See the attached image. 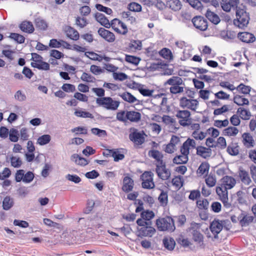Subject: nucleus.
<instances>
[{"instance_id":"53","label":"nucleus","mask_w":256,"mask_h":256,"mask_svg":"<svg viewBox=\"0 0 256 256\" xmlns=\"http://www.w3.org/2000/svg\"><path fill=\"white\" fill-rule=\"evenodd\" d=\"M128 8L130 11L140 12L142 10V6L137 2H132L128 4Z\"/></svg>"},{"instance_id":"5","label":"nucleus","mask_w":256,"mask_h":256,"mask_svg":"<svg viewBox=\"0 0 256 256\" xmlns=\"http://www.w3.org/2000/svg\"><path fill=\"white\" fill-rule=\"evenodd\" d=\"M226 222V220H220L216 219H214L210 222V228L214 235V239L218 238V234L221 232Z\"/></svg>"},{"instance_id":"9","label":"nucleus","mask_w":256,"mask_h":256,"mask_svg":"<svg viewBox=\"0 0 256 256\" xmlns=\"http://www.w3.org/2000/svg\"><path fill=\"white\" fill-rule=\"evenodd\" d=\"M98 32L104 40L109 42H114L115 40L114 34L103 28H100Z\"/></svg>"},{"instance_id":"27","label":"nucleus","mask_w":256,"mask_h":256,"mask_svg":"<svg viewBox=\"0 0 256 256\" xmlns=\"http://www.w3.org/2000/svg\"><path fill=\"white\" fill-rule=\"evenodd\" d=\"M233 101L234 103L239 106L249 104V101L248 98L238 94H236L234 96Z\"/></svg>"},{"instance_id":"14","label":"nucleus","mask_w":256,"mask_h":256,"mask_svg":"<svg viewBox=\"0 0 256 256\" xmlns=\"http://www.w3.org/2000/svg\"><path fill=\"white\" fill-rule=\"evenodd\" d=\"M66 36L74 40H77L79 39L80 34L78 32L73 28L70 26H66L64 30Z\"/></svg>"},{"instance_id":"63","label":"nucleus","mask_w":256,"mask_h":256,"mask_svg":"<svg viewBox=\"0 0 256 256\" xmlns=\"http://www.w3.org/2000/svg\"><path fill=\"white\" fill-rule=\"evenodd\" d=\"M34 174L32 172H28L26 174H24L23 182L25 183L30 182L34 178Z\"/></svg>"},{"instance_id":"36","label":"nucleus","mask_w":256,"mask_h":256,"mask_svg":"<svg viewBox=\"0 0 256 256\" xmlns=\"http://www.w3.org/2000/svg\"><path fill=\"white\" fill-rule=\"evenodd\" d=\"M159 54L162 58L168 60H172L173 58L172 52L167 48H163L159 52Z\"/></svg>"},{"instance_id":"29","label":"nucleus","mask_w":256,"mask_h":256,"mask_svg":"<svg viewBox=\"0 0 256 256\" xmlns=\"http://www.w3.org/2000/svg\"><path fill=\"white\" fill-rule=\"evenodd\" d=\"M254 220V216L247 214L246 212L244 215L242 217L240 221V225L242 226H248Z\"/></svg>"},{"instance_id":"3","label":"nucleus","mask_w":256,"mask_h":256,"mask_svg":"<svg viewBox=\"0 0 256 256\" xmlns=\"http://www.w3.org/2000/svg\"><path fill=\"white\" fill-rule=\"evenodd\" d=\"M156 224L160 231L174 232L176 228L174 220L170 216L158 219Z\"/></svg>"},{"instance_id":"28","label":"nucleus","mask_w":256,"mask_h":256,"mask_svg":"<svg viewBox=\"0 0 256 256\" xmlns=\"http://www.w3.org/2000/svg\"><path fill=\"white\" fill-rule=\"evenodd\" d=\"M167 4L174 11L179 10L182 6L180 0H168Z\"/></svg>"},{"instance_id":"24","label":"nucleus","mask_w":256,"mask_h":256,"mask_svg":"<svg viewBox=\"0 0 256 256\" xmlns=\"http://www.w3.org/2000/svg\"><path fill=\"white\" fill-rule=\"evenodd\" d=\"M205 16L210 21L214 24H218L220 21L218 15L212 12L210 9L207 10Z\"/></svg>"},{"instance_id":"10","label":"nucleus","mask_w":256,"mask_h":256,"mask_svg":"<svg viewBox=\"0 0 256 256\" xmlns=\"http://www.w3.org/2000/svg\"><path fill=\"white\" fill-rule=\"evenodd\" d=\"M238 38L242 42L246 43H252L256 40L254 36L248 32H240L238 34Z\"/></svg>"},{"instance_id":"11","label":"nucleus","mask_w":256,"mask_h":256,"mask_svg":"<svg viewBox=\"0 0 256 256\" xmlns=\"http://www.w3.org/2000/svg\"><path fill=\"white\" fill-rule=\"evenodd\" d=\"M134 186V180L130 176H125L123 179V185L122 186V190L128 193L131 192Z\"/></svg>"},{"instance_id":"54","label":"nucleus","mask_w":256,"mask_h":256,"mask_svg":"<svg viewBox=\"0 0 256 256\" xmlns=\"http://www.w3.org/2000/svg\"><path fill=\"white\" fill-rule=\"evenodd\" d=\"M95 202L92 200H88L86 202V207L84 210V212L86 214H90L92 210Z\"/></svg>"},{"instance_id":"25","label":"nucleus","mask_w":256,"mask_h":256,"mask_svg":"<svg viewBox=\"0 0 256 256\" xmlns=\"http://www.w3.org/2000/svg\"><path fill=\"white\" fill-rule=\"evenodd\" d=\"M14 205V198L10 196H6L2 201V208L5 210H10Z\"/></svg>"},{"instance_id":"35","label":"nucleus","mask_w":256,"mask_h":256,"mask_svg":"<svg viewBox=\"0 0 256 256\" xmlns=\"http://www.w3.org/2000/svg\"><path fill=\"white\" fill-rule=\"evenodd\" d=\"M191 233L192 236V240L198 244L203 243L204 236L199 230H194V232H191Z\"/></svg>"},{"instance_id":"8","label":"nucleus","mask_w":256,"mask_h":256,"mask_svg":"<svg viewBox=\"0 0 256 256\" xmlns=\"http://www.w3.org/2000/svg\"><path fill=\"white\" fill-rule=\"evenodd\" d=\"M176 116L178 118H180L179 120V124L183 126H186L190 125V123L188 121L190 119V112L188 110H179L177 112Z\"/></svg>"},{"instance_id":"46","label":"nucleus","mask_w":256,"mask_h":256,"mask_svg":"<svg viewBox=\"0 0 256 256\" xmlns=\"http://www.w3.org/2000/svg\"><path fill=\"white\" fill-rule=\"evenodd\" d=\"M125 60L128 63L137 66L139 64L140 58L136 56L126 54Z\"/></svg>"},{"instance_id":"40","label":"nucleus","mask_w":256,"mask_h":256,"mask_svg":"<svg viewBox=\"0 0 256 256\" xmlns=\"http://www.w3.org/2000/svg\"><path fill=\"white\" fill-rule=\"evenodd\" d=\"M188 160V156H186L183 154L177 156L173 159V162L174 164H186Z\"/></svg>"},{"instance_id":"20","label":"nucleus","mask_w":256,"mask_h":256,"mask_svg":"<svg viewBox=\"0 0 256 256\" xmlns=\"http://www.w3.org/2000/svg\"><path fill=\"white\" fill-rule=\"evenodd\" d=\"M167 84L171 86L174 85H185L182 78L178 76H173L168 79L164 84V86Z\"/></svg>"},{"instance_id":"32","label":"nucleus","mask_w":256,"mask_h":256,"mask_svg":"<svg viewBox=\"0 0 256 256\" xmlns=\"http://www.w3.org/2000/svg\"><path fill=\"white\" fill-rule=\"evenodd\" d=\"M118 96H120L124 101L130 103H134L138 100L128 92H124L122 94H119Z\"/></svg>"},{"instance_id":"38","label":"nucleus","mask_w":256,"mask_h":256,"mask_svg":"<svg viewBox=\"0 0 256 256\" xmlns=\"http://www.w3.org/2000/svg\"><path fill=\"white\" fill-rule=\"evenodd\" d=\"M51 140V136L49 134H44L40 136L37 140V144L40 146H44L48 144Z\"/></svg>"},{"instance_id":"58","label":"nucleus","mask_w":256,"mask_h":256,"mask_svg":"<svg viewBox=\"0 0 256 256\" xmlns=\"http://www.w3.org/2000/svg\"><path fill=\"white\" fill-rule=\"evenodd\" d=\"M18 131L14 128H12L10 130L9 136L10 140L12 142H16L18 140Z\"/></svg>"},{"instance_id":"49","label":"nucleus","mask_w":256,"mask_h":256,"mask_svg":"<svg viewBox=\"0 0 256 256\" xmlns=\"http://www.w3.org/2000/svg\"><path fill=\"white\" fill-rule=\"evenodd\" d=\"M74 114L78 117H81L84 118H94L93 115L90 112L86 111H82L81 110H76L74 112Z\"/></svg>"},{"instance_id":"50","label":"nucleus","mask_w":256,"mask_h":256,"mask_svg":"<svg viewBox=\"0 0 256 256\" xmlns=\"http://www.w3.org/2000/svg\"><path fill=\"white\" fill-rule=\"evenodd\" d=\"M9 37L18 44H21L24 42V37L20 34L17 33H11Z\"/></svg>"},{"instance_id":"23","label":"nucleus","mask_w":256,"mask_h":256,"mask_svg":"<svg viewBox=\"0 0 256 256\" xmlns=\"http://www.w3.org/2000/svg\"><path fill=\"white\" fill-rule=\"evenodd\" d=\"M20 28L24 32L31 34L34 29L32 23L28 21H24L20 25Z\"/></svg>"},{"instance_id":"51","label":"nucleus","mask_w":256,"mask_h":256,"mask_svg":"<svg viewBox=\"0 0 256 256\" xmlns=\"http://www.w3.org/2000/svg\"><path fill=\"white\" fill-rule=\"evenodd\" d=\"M226 151L228 154L233 156H237L239 153L238 146H234L233 144L227 147Z\"/></svg>"},{"instance_id":"48","label":"nucleus","mask_w":256,"mask_h":256,"mask_svg":"<svg viewBox=\"0 0 256 256\" xmlns=\"http://www.w3.org/2000/svg\"><path fill=\"white\" fill-rule=\"evenodd\" d=\"M209 202L206 199L198 200L196 201V206L200 210H207Z\"/></svg>"},{"instance_id":"42","label":"nucleus","mask_w":256,"mask_h":256,"mask_svg":"<svg viewBox=\"0 0 256 256\" xmlns=\"http://www.w3.org/2000/svg\"><path fill=\"white\" fill-rule=\"evenodd\" d=\"M234 196L236 197V200L240 204H246V194L244 192L239 190L236 193V196L234 195Z\"/></svg>"},{"instance_id":"15","label":"nucleus","mask_w":256,"mask_h":256,"mask_svg":"<svg viewBox=\"0 0 256 256\" xmlns=\"http://www.w3.org/2000/svg\"><path fill=\"white\" fill-rule=\"evenodd\" d=\"M94 18L102 26L106 28H110L109 20L106 16L101 13L96 12L94 14Z\"/></svg>"},{"instance_id":"64","label":"nucleus","mask_w":256,"mask_h":256,"mask_svg":"<svg viewBox=\"0 0 256 256\" xmlns=\"http://www.w3.org/2000/svg\"><path fill=\"white\" fill-rule=\"evenodd\" d=\"M210 207L212 212L216 213H218L221 210L222 204L218 202H214L212 204Z\"/></svg>"},{"instance_id":"31","label":"nucleus","mask_w":256,"mask_h":256,"mask_svg":"<svg viewBox=\"0 0 256 256\" xmlns=\"http://www.w3.org/2000/svg\"><path fill=\"white\" fill-rule=\"evenodd\" d=\"M238 132V129L234 126H229L222 132V134L225 136H236Z\"/></svg>"},{"instance_id":"17","label":"nucleus","mask_w":256,"mask_h":256,"mask_svg":"<svg viewBox=\"0 0 256 256\" xmlns=\"http://www.w3.org/2000/svg\"><path fill=\"white\" fill-rule=\"evenodd\" d=\"M222 185L227 190L231 189L236 184V180L230 176H226L222 178Z\"/></svg>"},{"instance_id":"37","label":"nucleus","mask_w":256,"mask_h":256,"mask_svg":"<svg viewBox=\"0 0 256 256\" xmlns=\"http://www.w3.org/2000/svg\"><path fill=\"white\" fill-rule=\"evenodd\" d=\"M158 200L162 206H166L168 203V194L167 192H164L163 190H161V192L158 196Z\"/></svg>"},{"instance_id":"26","label":"nucleus","mask_w":256,"mask_h":256,"mask_svg":"<svg viewBox=\"0 0 256 256\" xmlns=\"http://www.w3.org/2000/svg\"><path fill=\"white\" fill-rule=\"evenodd\" d=\"M162 242L164 248L169 250H173L176 246L175 240L172 238H164Z\"/></svg>"},{"instance_id":"7","label":"nucleus","mask_w":256,"mask_h":256,"mask_svg":"<svg viewBox=\"0 0 256 256\" xmlns=\"http://www.w3.org/2000/svg\"><path fill=\"white\" fill-rule=\"evenodd\" d=\"M144 134L143 131L140 132L136 130L129 134V138L134 144L141 145L144 142Z\"/></svg>"},{"instance_id":"19","label":"nucleus","mask_w":256,"mask_h":256,"mask_svg":"<svg viewBox=\"0 0 256 256\" xmlns=\"http://www.w3.org/2000/svg\"><path fill=\"white\" fill-rule=\"evenodd\" d=\"M127 120L132 122H138L141 118V114L139 112L135 111H127L126 112Z\"/></svg>"},{"instance_id":"33","label":"nucleus","mask_w":256,"mask_h":256,"mask_svg":"<svg viewBox=\"0 0 256 256\" xmlns=\"http://www.w3.org/2000/svg\"><path fill=\"white\" fill-rule=\"evenodd\" d=\"M148 156L154 159L157 162L162 159L164 156L158 150H152L148 152Z\"/></svg>"},{"instance_id":"18","label":"nucleus","mask_w":256,"mask_h":256,"mask_svg":"<svg viewBox=\"0 0 256 256\" xmlns=\"http://www.w3.org/2000/svg\"><path fill=\"white\" fill-rule=\"evenodd\" d=\"M186 2L193 8L200 11L204 7L202 2L207 4L210 2V0H186Z\"/></svg>"},{"instance_id":"34","label":"nucleus","mask_w":256,"mask_h":256,"mask_svg":"<svg viewBox=\"0 0 256 256\" xmlns=\"http://www.w3.org/2000/svg\"><path fill=\"white\" fill-rule=\"evenodd\" d=\"M34 22L36 27L40 30H46L48 27L46 21L40 17L36 18Z\"/></svg>"},{"instance_id":"59","label":"nucleus","mask_w":256,"mask_h":256,"mask_svg":"<svg viewBox=\"0 0 256 256\" xmlns=\"http://www.w3.org/2000/svg\"><path fill=\"white\" fill-rule=\"evenodd\" d=\"M166 64L164 62H158L157 63H152L148 69L151 71H154L159 68H162L163 66H166Z\"/></svg>"},{"instance_id":"13","label":"nucleus","mask_w":256,"mask_h":256,"mask_svg":"<svg viewBox=\"0 0 256 256\" xmlns=\"http://www.w3.org/2000/svg\"><path fill=\"white\" fill-rule=\"evenodd\" d=\"M151 224L146 226L138 230V236H152L156 232V230L150 226Z\"/></svg>"},{"instance_id":"55","label":"nucleus","mask_w":256,"mask_h":256,"mask_svg":"<svg viewBox=\"0 0 256 256\" xmlns=\"http://www.w3.org/2000/svg\"><path fill=\"white\" fill-rule=\"evenodd\" d=\"M96 8L100 12H102L107 14H111L112 13V10L111 8L104 6L101 4H97L95 6Z\"/></svg>"},{"instance_id":"61","label":"nucleus","mask_w":256,"mask_h":256,"mask_svg":"<svg viewBox=\"0 0 256 256\" xmlns=\"http://www.w3.org/2000/svg\"><path fill=\"white\" fill-rule=\"evenodd\" d=\"M113 78L116 80L122 81L128 78V76L124 72H114Z\"/></svg>"},{"instance_id":"30","label":"nucleus","mask_w":256,"mask_h":256,"mask_svg":"<svg viewBox=\"0 0 256 256\" xmlns=\"http://www.w3.org/2000/svg\"><path fill=\"white\" fill-rule=\"evenodd\" d=\"M239 176L242 182L245 184L248 185L251 182V180L246 170H240L239 171Z\"/></svg>"},{"instance_id":"4","label":"nucleus","mask_w":256,"mask_h":256,"mask_svg":"<svg viewBox=\"0 0 256 256\" xmlns=\"http://www.w3.org/2000/svg\"><path fill=\"white\" fill-rule=\"evenodd\" d=\"M198 105V102L196 99H188L186 96H183L180 100V106L183 108H188L196 112Z\"/></svg>"},{"instance_id":"47","label":"nucleus","mask_w":256,"mask_h":256,"mask_svg":"<svg viewBox=\"0 0 256 256\" xmlns=\"http://www.w3.org/2000/svg\"><path fill=\"white\" fill-rule=\"evenodd\" d=\"M184 85H174L170 88V91L172 94H180L184 91Z\"/></svg>"},{"instance_id":"45","label":"nucleus","mask_w":256,"mask_h":256,"mask_svg":"<svg viewBox=\"0 0 256 256\" xmlns=\"http://www.w3.org/2000/svg\"><path fill=\"white\" fill-rule=\"evenodd\" d=\"M209 168L210 165L208 162H202L199 166L197 172L200 175H202L206 172H208Z\"/></svg>"},{"instance_id":"2","label":"nucleus","mask_w":256,"mask_h":256,"mask_svg":"<svg viewBox=\"0 0 256 256\" xmlns=\"http://www.w3.org/2000/svg\"><path fill=\"white\" fill-rule=\"evenodd\" d=\"M96 103L107 110H116L118 108L120 102L113 100L110 97L98 98H96Z\"/></svg>"},{"instance_id":"60","label":"nucleus","mask_w":256,"mask_h":256,"mask_svg":"<svg viewBox=\"0 0 256 256\" xmlns=\"http://www.w3.org/2000/svg\"><path fill=\"white\" fill-rule=\"evenodd\" d=\"M14 98L19 102H24L26 100V96L22 91L18 90L14 94Z\"/></svg>"},{"instance_id":"1","label":"nucleus","mask_w":256,"mask_h":256,"mask_svg":"<svg viewBox=\"0 0 256 256\" xmlns=\"http://www.w3.org/2000/svg\"><path fill=\"white\" fill-rule=\"evenodd\" d=\"M236 18L234 20V24L239 28H244L248 26L250 20V14L246 12V7L241 5L236 8Z\"/></svg>"},{"instance_id":"16","label":"nucleus","mask_w":256,"mask_h":256,"mask_svg":"<svg viewBox=\"0 0 256 256\" xmlns=\"http://www.w3.org/2000/svg\"><path fill=\"white\" fill-rule=\"evenodd\" d=\"M196 154L204 158H210L212 155V150L202 146H198L196 148Z\"/></svg>"},{"instance_id":"62","label":"nucleus","mask_w":256,"mask_h":256,"mask_svg":"<svg viewBox=\"0 0 256 256\" xmlns=\"http://www.w3.org/2000/svg\"><path fill=\"white\" fill-rule=\"evenodd\" d=\"M62 88L64 92H74L76 90V87L74 84H64L62 86Z\"/></svg>"},{"instance_id":"21","label":"nucleus","mask_w":256,"mask_h":256,"mask_svg":"<svg viewBox=\"0 0 256 256\" xmlns=\"http://www.w3.org/2000/svg\"><path fill=\"white\" fill-rule=\"evenodd\" d=\"M216 192L222 202H226V200L228 199L227 189L223 185L216 187Z\"/></svg>"},{"instance_id":"57","label":"nucleus","mask_w":256,"mask_h":256,"mask_svg":"<svg viewBox=\"0 0 256 256\" xmlns=\"http://www.w3.org/2000/svg\"><path fill=\"white\" fill-rule=\"evenodd\" d=\"M142 186L145 189H152L154 188L155 184L153 180H142Z\"/></svg>"},{"instance_id":"39","label":"nucleus","mask_w":256,"mask_h":256,"mask_svg":"<svg viewBox=\"0 0 256 256\" xmlns=\"http://www.w3.org/2000/svg\"><path fill=\"white\" fill-rule=\"evenodd\" d=\"M237 113L240 114V118L244 120H249L251 116L250 112L243 108H239Z\"/></svg>"},{"instance_id":"22","label":"nucleus","mask_w":256,"mask_h":256,"mask_svg":"<svg viewBox=\"0 0 256 256\" xmlns=\"http://www.w3.org/2000/svg\"><path fill=\"white\" fill-rule=\"evenodd\" d=\"M243 144L247 148H250L254 146V140L249 133L245 132L242 135Z\"/></svg>"},{"instance_id":"56","label":"nucleus","mask_w":256,"mask_h":256,"mask_svg":"<svg viewBox=\"0 0 256 256\" xmlns=\"http://www.w3.org/2000/svg\"><path fill=\"white\" fill-rule=\"evenodd\" d=\"M92 133L99 137H104L106 136V132L105 130H100L98 128H94L91 129Z\"/></svg>"},{"instance_id":"41","label":"nucleus","mask_w":256,"mask_h":256,"mask_svg":"<svg viewBox=\"0 0 256 256\" xmlns=\"http://www.w3.org/2000/svg\"><path fill=\"white\" fill-rule=\"evenodd\" d=\"M110 152L112 153V157L114 158L115 162H118L124 158V155L121 153L118 149H112V150H110Z\"/></svg>"},{"instance_id":"52","label":"nucleus","mask_w":256,"mask_h":256,"mask_svg":"<svg viewBox=\"0 0 256 256\" xmlns=\"http://www.w3.org/2000/svg\"><path fill=\"white\" fill-rule=\"evenodd\" d=\"M140 216L143 220H150L154 216V214L152 210L143 211L142 212Z\"/></svg>"},{"instance_id":"12","label":"nucleus","mask_w":256,"mask_h":256,"mask_svg":"<svg viewBox=\"0 0 256 256\" xmlns=\"http://www.w3.org/2000/svg\"><path fill=\"white\" fill-rule=\"evenodd\" d=\"M156 172L158 177L162 180H168L170 177V170L166 167L159 169L158 166L156 168Z\"/></svg>"},{"instance_id":"6","label":"nucleus","mask_w":256,"mask_h":256,"mask_svg":"<svg viewBox=\"0 0 256 256\" xmlns=\"http://www.w3.org/2000/svg\"><path fill=\"white\" fill-rule=\"evenodd\" d=\"M194 26L201 31H205L208 27V22L205 18L202 16H196L192 20Z\"/></svg>"},{"instance_id":"43","label":"nucleus","mask_w":256,"mask_h":256,"mask_svg":"<svg viewBox=\"0 0 256 256\" xmlns=\"http://www.w3.org/2000/svg\"><path fill=\"white\" fill-rule=\"evenodd\" d=\"M11 166L15 168H18L21 166L22 162L20 158L18 156H12L10 158Z\"/></svg>"},{"instance_id":"44","label":"nucleus","mask_w":256,"mask_h":256,"mask_svg":"<svg viewBox=\"0 0 256 256\" xmlns=\"http://www.w3.org/2000/svg\"><path fill=\"white\" fill-rule=\"evenodd\" d=\"M251 87L248 86H246L244 84H240L236 88L237 90L243 94H249L251 90Z\"/></svg>"}]
</instances>
